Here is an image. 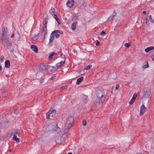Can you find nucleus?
Returning <instances> with one entry per match:
<instances>
[{
    "mask_svg": "<svg viewBox=\"0 0 154 154\" xmlns=\"http://www.w3.org/2000/svg\"><path fill=\"white\" fill-rule=\"evenodd\" d=\"M2 70V68L1 66H0V72H1V71Z\"/></svg>",
    "mask_w": 154,
    "mask_h": 154,
    "instance_id": "nucleus-51",
    "label": "nucleus"
},
{
    "mask_svg": "<svg viewBox=\"0 0 154 154\" xmlns=\"http://www.w3.org/2000/svg\"><path fill=\"white\" fill-rule=\"evenodd\" d=\"M115 10H114V15L112 16H110L108 18V20H110L114 18V17L116 15V13H115Z\"/></svg>",
    "mask_w": 154,
    "mask_h": 154,
    "instance_id": "nucleus-26",
    "label": "nucleus"
},
{
    "mask_svg": "<svg viewBox=\"0 0 154 154\" xmlns=\"http://www.w3.org/2000/svg\"><path fill=\"white\" fill-rule=\"evenodd\" d=\"M49 12L50 14L51 15H54V14H55V11L54 8L52 7L51 9L50 10Z\"/></svg>",
    "mask_w": 154,
    "mask_h": 154,
    "instance_id": "nucleus-24",
    "label": "nucleus"
},
{
    "mask_svg": "<svg viewBox=\"0 0 154 154\" xmlns=\"http://www.w3.org/2000/svg\"><path fill=\"white\" fill-rule=\"evenodd\" d=\"M96 94L98 99V102L103 103L106 99V95L103 91L98 90L96 92Z\"/></svg>",
    "mask_w": 154,
    "mask_h": 154,
    "instance_id": "nucleus-1",
    "label": "nucleus"
},
{
    "mask_svg": "<svg viewBox=\"0 0 154 154\" xmlns=\"http://www.w3.org/2000/svg\"><path fill=\"white\" fill-rule=\"evenodd\" d=\"M3 29H4H4H5V28H3L2 29V31H3Z\"/></svg>",
    "mask_w": 154,
    "mask_h": 154,
    "instance_id": "nucleus-57",
    "label": "nucleus"
},
{
    "mask_svg": "<svg viewBox=\"0 0 154 154\" xmlns=\"http://www.w3.org/2000/svg\"><path fill=\"white\" fill-rule=\"evenodd\" d=\"M151 57L153 60L154 61V54H152L151 55Z\"/></svg>",
    "mask_w": 154,
    "mask_h": 154,
    "instance_id": "nucleus-46",
    "label": "nucleus"
},
{
    "mask_svg": "<svg viewBox=\"0 0 154 154\" xmlns=\"http://www.w3.org/2000/svg\"><path fill=\"white\" fill-rule=\"evenodd\" d=\"M120 87V85L119 84H117L116 85V89H118Z\"/></svg>",
    "mask_w": 154,
    "mask_h": 154,
    "instance_id": "nucleus-38",
    "label": "nucleus"
},
{
    "mask_svg": "<svg viewBox=\"0 0 154 154\" xmlns=\"http://www.w3.org/2000/svg\"><path fill=\"white\" fill-rule=\"evenodd\" d=\"M67 88V86H63L60 89V91H62L63 90H65Z\"/></svg>",
    "mask_w": 154,
    "mask_h": 154,
    "instance_id": "nucleus-31",
    "label": "nucleus"
},
{
    "mask_svg": "<svg viewBox=\"0 0 154 154\" xmlns=\"http://www.w3.org/2000/svg\"><path fill=\"white\" fill-rule=\"evenodd\" d=\"M88 96L86 95H84L82 97L83 101L85 103H86L88 101Z\"/></svg>",
    "mask_w": 154,
    "mask_h": 154,
    "instance_id": "nucleus-17",
    "label": "nucleus"
},
{
    "mask_svg": "<svg viewBox=\"0 0 154 154\" xmlns=\"http://www.w3.org/2000/svg\"><path fill=\"white\" fill-rule=\"evenodd\" d=\"M53 131L57 133H59L61 132V129L58 126L57 124L54 128Z\"/></svg>",
    "mask_w": 154,
    "mask_h": 154,
    "instance_id": "nucleus-12",
    "label": "nucleus"
},
{
    "mask_svg": "<svg viewBox=\"0 0 154 154\" xmlns=\"http://www.w3.org/2000/svg\"><path fill=\"white\" fill-rule=\"evenodd\" d=\"M58 24L60 25V20L59 18L57 19V20H56Z\"/></svg>",
    "mask_w": 154,
    "mask_h": 154,
    "instance_id": "nucleus-39",
    "label": "nucleus"
},
{
    "mask_svg": "<svg viewBox=\"0 0 154 154\" xmlns=\"http://www.w3.org/2000/svg\"><path fill=\"white\" fill-rule=\"evenodd\" d=\"M137 95L136 94L134 93V94L132 98L131 99L129 102V104H130L132 105L135 99L137 97Z\"/></svg>",
    "mask_w": 154,
    "mask_h": 154,
    "instance_id": "nucleus-13",
    "label": "nucleus"
},
{
    "mask_svg": "<svg viewBox=\"0 0 154 154\" xmlns=\"http://www.w3.org/2000/svg\"><path fill=\"white\" fill-rule=\"evenodd\" d=\"M48 17H46L45 18V21L48 22Z\"/></svg>",
    "mask_w": 154,
    "mask_h": 154,
    "instance_id": "nucleus-45",
    "label": "nucleus"
},
{
    "mask_svg": "<svg viewBox=\"0 0 154 154\" xmlns=\"http://www.w3.org/2000/svg\"><path fill=\"white\" fill-rule=\"evenodd\" d=\"M96 42H97V43L96 44V46H99V45H100V42H99V41H98V40H96Z\"/></svg>",
    "mask_w": 154,
    "mask_h": 154,
    "instance_id": "nucleus-40",
    "label": "nucleus"
},
{
    "mask_svg": "<svg viewBox=\"0 0 154 154\" xmlns=\"http://www.w3.org/2000/svg\"><path fill=\"white\" fill-rule=\"evenodd\" d=\"M50 113V112L49 111L46 114V118L48 119H50V114H51Z\"/></svg>",
    "mask_w": 154,
    "mask_h": 154,
    "instance_id": "nucleus-30",
    "label": "nucleus"
},
{
    "mask_svg": "<svg viewBox=\"0 0 154 154\" xmlns=\"http://www.w3.org/2000/svg\"><path fill=\"white\" fill-rule=\"evenodd\" d=\"M55 54V53L54 52H52L51 53V54L49 55L48 57V59L49 60H51L53 56Z\"/></svg>",
    "mask_w": 154,
    "mask_h": 154,
    "instance_id": "nucleus-28",
    "label": "nucleus"
},
{
    "mask_svg": "<svg viewBox=\"0 0 154 154\" xmlns=\"http://www.w3.org/2000/svg\"><path fill=\"white\" fill-rule=\"evenodd\" d=\"M154 49V47L153 46H150L146 48L145 51L146 52H148L149 51L153 50Z\"/></svg>",
    "mask_w": 154,
    "mask_h": 154,
    "instance_id": "nucleus-23",
    "label": "nucleus"
},
{
    "mask_svg": "<svg viewBox=\"0 0 154 154\" xmlns=\"http://www.w3.org/2000/svg\"><path fill=\"white\" fill-rule=\"evenodd\" d=\"M143 13L144 14H145L146 13V12L145 11H143Z\"/></svg>",
    "mask_w": 154,
    "mask_h": 154,
    "instance_id": "nucleus-53",
    "label": "nucleus"
},
{
    "mask_svg": "<svg viewBox=\"0 0 154 154\" xmlns=\"http://www.w3.org/2000/svg\"><path fill=\"white\" fill-rule=\"evenodd\" d=\"M74 121V119L73 116L71 115L69 116L67 118L65 124V125H66V126L68 127L67 126H69L71 127Z\"/></svg>",
    "mask_w": 154,
    "mask_h": 154,
    "instance_id": "nucleus-4",
    "label": "nucleus"
},
{
    "mask_svg": "<svg viewBox=\"0 0 154 154\" xmlns=\"http://www.w3.org/2000/svg\"><path fill=\"white\" fill-rule=\"evenodd\" d=\"M85 69L83 70V71H82V70H81L80 71V73H83Z\"/></svg>",
    "mask_w": 154,
    "mask_h": 154,
    "instance_id": "nucleus-52",
    "label": "nucleus"
},
{
    "mask_svg": "<svg viewBox=\"0 0 154 154\" xmlns=\"http://www.w3.org/2000/svg\"><path fill=\"white\" fill-rule=\"evenodd\" d=\"M153 19H154V16L153 17Z\"/></svg>",
    "mask_w": 154,
    "mask_h": 154,
    "instance_id": "nucleus-60",
    "label": "nucleus"
},
{
    "mask_svg": "<svg viewBox=\"0 0 154 154\" xmlns=\"http://www.w3.org/2000/svg\"><path fill=\"white\" fill-rule=\"evenodd\" d=\"M13 139L16 141L17 142L19 143L20 142V139L19 138L17 137V136L16 135H14L13 138Z\"/></svg>",
    "mask_w": 154,
    "mask_h": 154,
    "instance_id": "nucleus-25",
    "label": "nucleus"
},
{
    "mask_svg": "<svg viewBox=\"0 0 154 154\" xmlns=\"http://www.w3.org/2000/svg\"><path fill=\"white\" fill-rule=\"evenodd\" d=\"M131 45V44L130 43H127L125 44V46L127 48H128Z\"/></svg>",
    "mask_w": 154,
    "mask_h": 154,
    "instance_id": "nucleus-32",
    "label": "nucleus"
},
{
    "mask_svg": "<svg viewBox=\"0 0 154 154\" xmlns=\"http://www.w3.org/2000/svg\"><path fill=\"white\" fill-rule=\"evenodd\" d=\"M78 23L77 22L75 21L72 23L71 26V28L73 30H75L76 29V25Z\"/></svg>",
    "mask_w": 154,
    "mask_h": 154,
    "instance_id": "nucleus-21",
    "label": "nucleus"
},
{
    "mask_svg": "<svg viewBox=\"0 0 154 154\" xmlns=\"http://www.w3.org/2000/svg\"><path fill=\"white\" fill-rule=\"evenodd\" d=\"M85 2L84 0H78V5L81 9L85 7Z\"/></svg>",
    "mask_w": 154,
    "mask_h": 154,
    "instance_id": "nucleus-7",
    "label": "nucleus"
},
{
    "mask_svg": "<svg viewBox=\"0 0 154 154\" xmlns=\"http://www.w3.org/2000/svg\"><path fill=\"white\" fill-rule=\"evenodd\" d=\"M6 77H9L10 75H6Z\"/></svg>",
    "mask_w": 154,
    "mask_h": 154,
    "instance_id": "nucleus-54",
    "label": "nucleus"
},
{
    "mask_svg": "<svg viewBox=\"0 0 154 154\" xmlns=\"http://www.w3.org/2000/svg\"><path fill=\"white\" fill-rule=\"evenodd\" d=\"M148 66H149V65H148V63H147V64H146L144 66V68H146L148 67Z\"/></svg>",
    "mask_w": 154,
    "mask_h": 154,
    "instance_id": "nucleus-44",
    "label": "nucleus"
},
{
    "mask_svg": "<svg viewBox=\"0 0 154 154\" xmlns=\"http://www.w3.org/2000/svg\"><path fill=\"white\" fill-rule=\"evenodd\" d=\"M54 31H57L55 33H53V35H55L56 38H59L60 36V35L59 33L60 34H62L63 33V32L62 31H60V30H55Z\"/></svg>",
    "mask_w": 154,
    "mask_h": 154,
    "instance_id": "nucleus-11",
    "label": "nucleus"
},
{
    "mask_svg": "<svg viewBox=\"0 0 154 154\" xmlns=\"http://www.w3.org/2000/svg\"><path fill=\"white\" fill-rule=\"evenodd\" d=\"M105 34V32L103 31H102L100 33V34L101 35H104Z\"/></svg>",
    "mask_w": 154,
    "mask_h": 154,
    "instance_id": "nucleus-41",
    "label": "nucleus"
},
{
    "mask_svg": "<svg viewBox=\"0 0 154 154\" xmlns=\"http://www.w3.org/2000/svg\"><path fill=\"white\" fill-rule=\"evenodd\" d=\"M83 79L84 78L83 77L78 79L76 82V84L77 85L79 84L83 80Z\"/></svg>",
    "mask_w": 154,
    "mask_h": 154,
    "instance_id": "nucleus-22",
    "label": "nucleus"
},
{
    "mask_svg": "<svg viewBox=\"0 0 154 154\" xmlns=\"http://www.w3.org/2000/svg\"><path fill=\"white\" fill-rule=\"evenodd\" d=\"M14 51V48H12V49H11V52H13Z\"/></svg>",
    "mask_w": 154,
    "mask_h": 154,
    "instance_id": "nucleus-50",
    "label": "nucleus"
},
{
    "mask_svg": "<svg viewBox=\"0 0 154 154\" xmlns=\"http://www.w3.org/2000/svg\"><path fill=\"white\" fill-rule=\"evenodd\" d=\"M52 15L53 17L54 18H55V17H57V16L55 14H54V15Z\"/></svg>",
    "mask_w": 154,
    "mask_h": 154,
    "instance_id": "nucleus-48",
    "label": "nucleus"
},
{
    "mask_svg": "<svg viewBox=\"0 0 154 154\" xmlns=\"http://www.w3.org/2000/svg\"><path fill=\"white\" fill-rule=\"evenodd\" d=\"M8 39V37H6V38L2 37V45L6 49H9L11 46L12 45L11 43L10 42Z\"/></svg>",
    "mask_w": 154,
    "mask_h": 154,
    "instance_id": "nucleus-2",
    "label": "nucleus"
},
{
    "mask_svg": "<svg viewBox=\"0 0 154 154\" xmlns=\"http://www.w3.org/2000/svg\"><path fill=\"white\" fill-rule=\"evenodd\" d=\"M50 66L48 65H45L43 64H41L38 66L39 72L45 73L47 70H48Z\"/></svg>",
    "mask_w": 154,
    "mask_h": 154,
    "instance_id": "nucleus-3",
    "label": "nucleus"
},
{
    "mask_svg": "<svg viewBox=\"0 0 154 154\" xmlns=\"http://www.w3.org/2000/svg\"><path fill=\"white\" fill-rule=\"evenodd\" d=\"M37 36H35L32 37V39H33V40H35L37 39Z\"/></svg>",
    "mask_w": 154,
    "mask_h": 154,
    "instance_id": "nucleus-37",
    "label": "nucleus"
},
{
    "mask_svg": "<svg viewBox=\"0 0 154 154\" xmlns=\"http://www.w3.org/2000/svg\"><path fill=\"white\" fill-rule=\"evenodd\" d=\"M144 95L146 97H148L150 94L149 90L147 88H145L143 90Z\"/></svg>",
    "mask_w": 154,
    "mask_h": 154,
    "instance_id": "nucleus-6",
    "label": "nucleus"
},
{
    "mask_svg": "<svg viewBox=\"0 0 154 154\" xmlns=\"http://www.w3.org/2000/svg\"><path fill=\"white\" fill-rule=\"evenodd\" d=\"M74 4V0H68L66 5L67 7L71 8L73 5Z\"/></svg>",
    "mask_w": 154,
    "mask_h": 154,
    "instance_id": "nucleus-8",
    "label": "nucleus"
},
{
    "mask_svg": "<svg viewBox=\"0 0 154 154\" xmlns=\"http://www.w3.org/2000/svg\"><path fill=\"white\" fill-rule=\"evenodd\" d=\"M65 61V59L63 58V60H62L60 62L56 64V66L58 67H60L62 65L64 64Z\"/></svg>",
    "mask_w": 154,
    "mask_h": 154,
    "instance_id": "nucleus-14",
    "label": "nucleus"
},
{
    "mask_svg": "<svg viewBox=\"0 0 154 154\" xmlns=\"http://www.w3.org/2000/svg\"><path fill=\"white\" fill-rule=\"evenodd\" d=\"M92 65H89L86 67L85 68V69L86 70H89L92 67Z\"/></svg>",
    "mask_w": 154,
    "mask_h": 154,
    "instance_id": "nucleus-34",
    "label": "nucleus"
},
{
    "mask_svg": "<svg viewBox=\"0 0 154 154\" xmlns=\"http://www.w3.org/2000/svg\"><path fill=\"white\" fill-rule=\"evenodd\" d=\"M5 34H6V33H5V32H3L2 33V35L3 36H2V37H4V38H5V37H4V36L5 35Z\"/></svg>",
    "mask_w": 154,
    "mask_h": 154,
    "instance_id": "nucleus-42",
    "label": "nucleus"
},
{
    "mask_svg": "<svg viewBox=\"0 0 154 154\" xmlns=\"http://www.w3.org/2000/svg\"><path fill=\"white\" fill-rule=\"evenodd\" d=\"M4 58V57L3 56H1L0 57L1 61L2 62L3 61V60Z\"/></svg>",
    "mask_w": 154,
    "mask_h": 154,
    "instance_id": "nucleus-36",
    "label": "nucleus"
},
{
    "mask_svg": "<svg viewBox=\"0 0 154 154\" xmlns=\"http://www.w3.org/2000/svg\"><path fill=\"white\" fill-rule=\"evenodd\" d=\"M49 111L50 112L51 114V113L54 114L56 112V110L55 109L52 110V107H51V109H50Z\"/></svg>",
    "mask_w": 154,
    "mask_h": 154,
    "instance_id": "nucleus-29",
    "label": "nucleus"
},
{
    "mask_svg": "<svg viewBox=\"0 0 154 154\" xmlns=\"http://www.w3.org/2000/svg\"><path fill=\"white\" fill-rule=\"evenodd\" d=\"M5 66L7 68H9L10 66V62L9 60H6L5 62Z\"/></svg>",
    "mask_w": 154,
    "mask_h": 154,
    "instance_id": "nucleus-20",
    "label": "nucleus"
},
{
    "mask_svg": "<svg viewBox=\"0 0 154 154\" xmlns=\"http://www.w3.org/2000/svg\"><path fill=\"white\" fill-rule=\"evenodd\" d=\"M82 125L83 126H85L86 125L87 122L86 120H84L82 122Z\"/></svg>",
    "mask_w": 154,
    "mask_h": 154,
    "instance_id": "nucleus-35",
    "label": "nucleus"
},
{
    "mask_svg": "<svg viewBox=\"0 0 154 154\" xmlns=\"http://www.w3.org/2000/svg\"><path fill=\"white\" fill-rule=\"evenodd\" d=\"M67 126L68 127H66V125H65V129L64 131V132L65 134H66L69 132L70 128L71 127V126Z\"/></svg>",
    "mask_w": 154,
    "mask_h": 154,
    "instance_id": "nucleus-18",
    "label": "nucleus"
},
{
    "mask_svg": "<svg viewBox=\"0 0 154 154\" xmlns=\"http://www.w3.org/2000/svg\"><path fill=\"white\" fill-rule=\"evenodd\" d=\"M56 31H54L51 33L49 39L50 43H51L53 42L54 39V35H53V33H55Z\"/></svg>",
    "mask_w": 154,
    "mask_h": 154,
    "instance_id": "nucleus-15",
    "label": "nucleus"
},
{
    "mask_svg": "<svg viewBox=\"0 0 154 154\" xmlns=\"http://www.w3.org/2000/svg\"><path fill=\"white\" fill-rule=\"evenodd\" d=\"M7 92V91H6L2 93V95L4 97H6L8 96L9 94L8 93L7 94H6Z\"/></svg>",
    "mask_w": 154,
    "mask_h": 154,
    "instance_id": "nucleus-27",
    "label": "nucleus"
},
{
    "mask_svg": "<svg viewBox=\"0 0 154 154\" xmlns=\"http://www.w3.org/2000/svg\"><path fill=\"white\" fill-rule=\"evenodd\" d=\"M47 32V27L44 26L43 28L42 32V33L41 35L42 36H44V40L45 38V35Z\"/></svg>",
    "mask_w": 154,
    "mask_h": 154,
    "instance_id": "nucleus-10",
    "label": "nucleus"
},
{
    "mask_svg": "<svg viewBox=\"0 0 154 154\" xmlns=\"http://www.w3.org/2000/svg\"><path fill=\"white\" fill-rule=\"evenodd\" d=\"M48 22L45 21V23L44 24V26L47 27Z\"/></svg>",
    "mask_w": 154,
    "mask_h": 154,
    "instance_id": "nucleus-43",
    "label": "nucleus"
},
{
    "mask_svg": "<svg viewBox=\"0 0 154 154\" xmlns=\"http://www.w3.org/2000/svg\"><path fill=\"white\" fill-rule=\"evenodd\" d=\"M100 0V1H104V0Z\"/></svg>",
    "mask_w": 154,
    "mask_h": 154,
    "instance_id": "nucleus-59",
    "label": "nucleus"
},
{
    "mask_svg": "<svg viewBox=\"0 0 154 154\" xmlns=\"http://www.w3.org/2000/svg\"><path fill=\"white\" fill-rule=\"evenodd\" d=\"M20 131L19 130H14L12 132L11 134L12 135H15V134H19Z\"/></svg>",
    "mask_w": 154,
    "mask_h": 154,
    "instance_id": "nucleus-19",
    "label": "nucleus"
},
{
    "mask_svg": "<svg viewBox=\"0 0 154 154\" xmlns=\"http://www.w3.org/2000/svg\"><path fill=\"white\" fill-rule=\"evenodd\" d=\"M11 37V38H14L13 39L14 41L18 42L20 40V36L18 32H17L15 33H14Z\"/></svg>",
    "mask_w": 154,
    "mask_h": 154,
    "instance_id": "nucleus-5",
    "label": "nucleus"
},
{
    "mask_svg": "<svg viewBox=\"0 0 154 154\" xmlns=\"http://www.w3.org/2000/svg\"><path fill=\"white\" fill-rule=\"evenodd\" d=\"M31 48L35 53H37L38 51L37 47L34 45H32L31 46Z\"/></svg>",
    "mask_w": 154,
    "mask_h": 154,
    "instance_id": "nucleus-16",
    "label": "nucleus"
},
{
    "mask_svg": "<svg viewBox=\"0 0 154 154\" xmlns=\"http://www.w3.org/2000/svg\"><path fill=\"white\" fill-rule=\"evenodd\" d=\"M11 149H10V150H9V152H11Z\"/></svg>",
    "mask_w": 154,
    "mask_h": 154,
    "instance_id": "nucleus-58",
    "label": "nucleus"
},
{
    "mask_svg": "<svg viewBox=\"0 0 154 154\" xmlns=\"http://www.w3.org/2000/svg\"><path fill=\"white\" fill-rule=\"evenodd\" d=\"M15 113L16 114H17L18 113V112L17 111V110H15L14 111Z\"/></svg>",
    "mask_w": 154,
    "mask_h": 154,
    "instance_id": "nucleus-49",
    "label": "nucleus"
},
{
    "mask_svg": "<svg viewBox=\"0 0 154 154\" xmlns=\"http://www.w3.org/2000/svg\"><path fill=\"white\" fill-rule=\"evenodd\" d=\"M67 154H72V153L71 152H69Z\"/></svg>",
    "mask_w": 154,
    "mask_h": 154,
    "instance_id": "nucleus-56",
    "label": "nucleus"
},
{
    "mask_svg": "<svg viewBox=\"0 0 154 154\" xmlns=\"http://www.w3.org/2000/svg\"><path fill=\"white\" fill-rule=\"evenodd\" d=\"M146 108L143 104H142L140 107V115L141 116L143 115L144 113L146 111Z\"/></svg>",
    "mask_w": 154,
    "mask_h": 154,
    "instance_id": "nucleus-9",
    "label": "nucleus"
},
{
    "mask_svg": "<svg viewBox=\"0 0 154 154\" xmlns=\"http://www.w3.org/2000/svg\"><path fill=\"white\" fill-rule=\"evenodd\" d=\"M149 19L150 20V21L153 23H154V20H153L152 19V16L151 15H150L149 16Z\"/></svg>",
    "mask_w": 154,
    "mask_h": 154,
    "instance_id": "nucleus-33",
    "label": "nucleus"
},
{
    "mask_svg": "<svg viewBox=\"0 0 154 154\" xmlns=\"http://www.w3.org/2000/svg\"><path fill=\"white\" fill-rule=\"evenodd\" d=\"M58 17L57 16V17H55V18H54V19H56V20H57V19H58Z\"/></svg>",
    "mask_w": 154,
    "mask_h": 154,
    "instance_id": "nucleus-55",
    "label": "nucleus"
},
{
    "mask_svg": "<svg viewBox=\"0 0 154 154\" xmlns=\"http://www.w3.org/2000/svg\"><path fill=\"white\" fill-rule=\"evenodd\" d=\"M54 78L55 77H54V76H52V77H51V78H50V79L51 80H53L54 79Z\"/></svg>",
    "mask_w": 154,
    "mask_h": 154,
    "instance_id": "nucleus-47",
    "label": "nucleus"
}]
</instances>
